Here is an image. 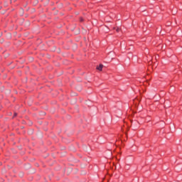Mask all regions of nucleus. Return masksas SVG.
I'll use <instances>...</instances> for the list:
<instances>
[{"mask_svg":"<svg viewBox=\"0 0 182 182\" xmlns=\"http://www.w3.org/2000/svg\"><path fill=\"white\" fill-rule=\"evenodd\" d=\"M103 64H100V65H97L96 69L97 70H99L100 72H102V70H103Z\"/></svg>","mask_w":182,"mask_h":182,"instance_id":"nucleus-1","label":"nucleus"},{"mask_svg":"<svg viewBox=\"0 0 182 182\" xmlns=\"http://www.w3.org/2000/svg\"><path fill=\"white\" fill-rule=\"evenodd\" d=\"M17 116H18V114H17L16 112H15V113L14 114L13 117H16Z\"/></svg>","mask_w":182,"mask_h":182,"instance_id":"nucleus-2","label":"nucleus"},{"mask_svg":"<svg viewBox=\"0 0 182 182\" xmlns=\"http://www.w3.org/2000/svg\"><path fill=\"white\" fill-rule=\"evenodd\" d=\"M83 21H84L83 18L80 17V22H83Z\"/></svg>","mask_w":182,"mask_h":182,"instance_id":"nucleus-3","label":"nucleus"},{"mask_svg":"<svg viewBox=\"0 0 182 182\" xmlns=\"http://www.w3.org/2000/svg\"><path fill=\"white\" fill-rule=\"evenodd\" d=\"M119 28H117V32H119Z\"/></svg>","mask_w":182,"mask_h":182,"instance_id":"nucleus-4","label":"nucleus"}]
</instances>
